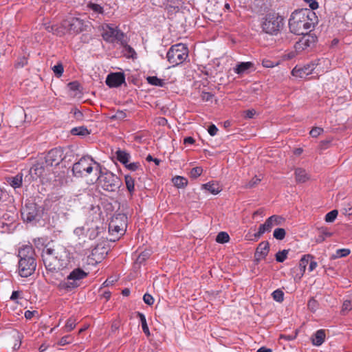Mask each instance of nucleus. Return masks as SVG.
Returning a JSON list of instances; mask_svg holds the SVG:
<instances>
[{
	"label": "nucleus",
	"instance_id": "50",
	"mask_svg": "<svg viewBox=\"0 0 352 352\" xmlns=\"http://www.w3.org/2000/svg\"><path fill=\"white\" fill-rule=\"evenodd\" d=\"M126 168H127L129 170L135 171L137 170L139 168L140 163L138 162H133V163H127L126 165H124Z\"/></svg>",
	"mask_w": 352,
	"mask_h": 352
},
{
	"label": "nucleus",
	"instance_id": "3",
	"mask_svg": "<svg viewBox=\"0 0 352 352\" xmlns=\"http://www.w3.org/2000/svg\"><path fill=\"white\" fill-rule=\"evenodd\" d=\"M19 274L21 277L27 278L32 275L36 270V263L34 250L32 245H25L19 250Z\"/></svg>",
	"mask_w": 352,
	"mask_h": 352
},
{
	"label": "nucleus",
	"instance_id": "38",
	"mask_svg": "<svg viewBox=\"0 0 352 352\" xmlns=\"http://www.w3.org/2000/svg\"><path fill=\"white\" fill-rule=\"evenodd\" d=\"M307 307L311 311L315 312L318 309L319 303L314 298H311L308 301Z\"/></svg>",
	"mask_w": 352,
	"mask_h": 352
},
{
	"label": "nucleus",
	"instance_id": "43",
	"mask_svg": "<svg viewBox=\"0 0 352 352\" xmlns=\"http://www.w3.org/2000/svg\"><path fill=\"white\" fill-rule=\"evenodd\" d=\"M76 319L74 318H69L65 326L66 331H71L76 327Z\"/></svg>",
	"mask_w": 352,
	"mask_h": 352
},
{
	"label": "nucleus",
	"instance_id": "27",
	"mask_svg": "<svg viewBox=\"0 0 352 352\" xmlns=\"http://www.w3.org/2000/svg\"><path fill=\"white\" fill-rule=\"evenodd\" d=\"M22 175L18 174L15 177L9 178V182L13 188H19L22 184Z\"/></svg>",
	"mask_w": 352,
	"mask_h": 352
},
{
	"label": "nucleus",
	"instance_id": "5",
	"mask_svg": "<svg viewBox=\"0 0 352 352\" xmlns=\"http://www.w3.org/2000/svg\"><path fill=\"white\" fill-rule=\"evenodd\" d=\"M96 166V170L99 171L100 166L91 157H82L78 162L73 165L72 171L76 177H83L89 175Z\"/></svg>",
	"mask_w": 352,
	"mask_h": 352
},
{
	"label": "nucleus",
	"instance_id": "21",
	"mask_svg": "<svg viewBox=\"0 0 352 352\" xmlns=\"http://www.w3.org/2000/svg\"><path fill=\"white\" fill-rule=\"evenodd\" d=\"M115 154L117 160L122 164L126 165L129 162L131 155L125 150L118 149Z\"/></svg>",
	"mask_w": 352,
	"mask_h": 352
},
{
	"label": "nucleus",
	"instance_id": "39",
	"mask_svg": "<svg viewBox=\"0 0 352 352\" xmlns=\"http://www.w3.org/2000/svg\"><path fill=\"white\" fill-rule=\"evenodd\" d=\"M52 70L57 77H60L64 72L63 64L61 63H58L52 67Z\"/></svg>",
	"mask_w": 352,
	"mask_h": 352
},
{
	"label": "nucleus",
	"instance_id": "18",
	"mask_svg": "<svg viewBox=\"0 0 352 352\" xmlns=\"http://www.w3.org/2000/svg\"><path fill=\"white\" fill-rule=\"evenodd\" d=\"M270 250V245L267 241H262L259 243L255 252V257L260 260L265 258Z\"/></svg>",
	"mask_w": 352,
	"mask_h": 352
},
{
	"label": "nucleus",
	"instance_id": "51",
	"mask_svg": "<svg viewBox=\"0 0 352 352\" xmlns=\"http://www.w3.org/2000/svg\"><path fill=\"white\" fill-rule=\"evenodd\" d=\"M126 117V112L123 111H118L114 116H112V118L122 120Z\"/></svg>",
	"mask_w": 352,
	"mask_h": 352
},
{
	"label": "nucleus",
	"instance_id": "20",
	"mask_svg": "<svg viewBox=\"0 0 352 352\" xmlns=\"http://www.w3.org/2000/svg\"><path fill=\"white\" fill-rule=\"evenodd\" d=\"M254 64L252 62H242L234 68V71L237 74L242 75L248 73L249 70L252 68Z\"/></svg>",
	"mask_w": 352,
	"mask_h": 352
},
{
	"label": "nucleus",
	"instance_id": "46",
	"mask_svg": "<svg viewBox=\"0 0 352 352\" xmlns=\"http://www.w3.org/2000/svg\"><path fill=\"white\" fill-rule=\"evenodd\" d=\"M323 132V129L321 127H314L309 132V134L313 138H317Z\"/></svg>",
	"mask_w": 352,
	"mask_h": 352
},
{
	"label": "nucleus",
	"instance_id": "8",
	"mask_svg": "<svg viewBox=\"0 0 352 352\" xmlns=\"http://www.w3.org/2000/svg\"><path fill=\"white\" fill-rule=\"evenodd\" d=\"M125 219L124 216L116 217L109 225V232L111 235L110 241H116L125 231Z\"/></svg>",
	"mask_w": 352,
	"mask_h": 352
},
{
	"label": "nucleus",
	"instance_id": "25",
	"mask_svg": "<svg viewBox=\"0 0 352 352\" xmlns=\"http://www.w3.org/2000/svg\"><path fill=\"white\" fill-rule=\"evenodd\" d=\"M122 46V53L124 56L126 58H133L134 55H135V50L129 45H127V42L126 38H124V43H120Z\"/></svg>",
	"mask_w": 352,
	"mask_h": 352
},
{
	"label": "nucleus",
	"instance_id": "32",
	"mask_svg": "<svg viewBox=\"0 0 352 352\" xmlns=\"http://www.w3.org/2000/svg\"><path fill=\"white\" fill-rule=\"evenodd\" d=\"M146 79L148 82L152 85L164 87L165 85L164 80L162 79L158 78L157 76H148Z\"/></svg>",
	"mask_w": 352,
	"mask_h": 352
},
{
	"label": "nucleus",
	"instance_id": "30",
	"mask_svg": "<svg viewBox=\"0 0 352 352\" xmlns=\"http://www.w3.org/2000/svg\"><path fill=\"white\" fill-rule=\"evenodd\" d=\"M173 182L177 188H182L187 185L188 181L183 177L176 176L173 178Z\"/></svg>",
	"mask_w": 352,
	"mask_h": 352
},
{
	"label": "nucleus",
	"instance_id": "28",
	"mask_svg": "<svg viewBox=\"0 0 352 352\" xmlns=\"http://www.w3.org/2000/svg\"><path fill=\"white\" fill-rule=\"evenodd\" d=\"M138 317L140 318V320L141 322L142 328V330H143L144 333L146 336H150V331H149V329H148V327L147 323H146V320L145 316L143 314L140 313V312L138 313Z\"/></svg>",
	"mask_w": 352,
	"mask_h": 352
},
{
	"label": "nucleus",
	"instance_id": "54",
	"mask_svg": "<svg viewBox=\"0 0 352 352\" xmlns=\"http://www.w3.org/2000/svg\"><path fill=\"white\" fill-rule=\"evenodd\" d=\"M28 64V60L25 57H21L16 63V67H23Z\"/></svg>",
	"mask_w": 352,
	"mask_h": 352
},
{
	"label": "nucleus",
	"instance_id": "22",
	"mask_svg": "<svg viewBox=\"0 0 352 352\" xmlns=\"http://www.w3.org/2000/svg\"><path fill=\"white\" fill-rule=\"evenodd\" d=\"M295 178L296 182L304 183L309 179V177L305 169L297 168L295 169Z\"/></svg>",
	"mask_w": 352,
	"mask_h": 352
},
{
	"label": "nucleus",
	"instance_id": "44",
	"mask_svg": "<svg viewBox=\"0 0 352 352\" xmlns=\"http://www.w3.org/2000/svg\"><path fill=\"white\" fill-rule=\"evenodd\" d=\"M203 169L201 167H195L191 169L190 172V175L192 178L196 179L199 176H200L202 173Z\"/></svg>",
	"mask_w": 352,
	"mask_h": 352
},
{
	"label": "nucleus",
	"instance_id": "19",
	"mask_svg": "<svg viewBox=\"0 0 352 352\" xmlns=\"http://www.w3.org/2000/svg\"><path fill=\"white\" fill-rule=\"evenodd\" d=\"M326 337L325 331L319 329L311 336V342L314 346H320L324 342Z\"/></svg>",
	"mask_w": 352,
	"mask_h": 352
},
{
	"label": "nucleus",
	"instance_id": "37",
	"mask_svg": "<svg viewBox=\"0 0 352 352\" xmlns=\"http://www.w3.org/2000/svg\"><path fill=\"white\" fill-rule=\"evenodd\" d=\"M289 253V250H283V251H279L276 254V260L279 263H283L287 256Z\"/></svg>",
	"mask_w": 352,
	"mask_h": 352
},
{
	"label": "nucleus",
	"instance_id": "24",
	"mask_svg": "<svg viewBox=\"0 0 352 352\" xmlns=\"http://www.w3.org/2000/svg\"><path fill=\"white\" fill-rule=\"evenodd\" d=\"M314 256L311 254H305L302 256L299 262V269L300 271V278L304 275L306 267L309 264L310 259H313Z\"/></svg>",
	"mask_w": 352,
	"mask_h": 352
},
{
	"label": "nucleus",
	"instance_id": "10",
	"mask_svg": "<svg viewBox=\"0 0 352 352\" xmlns=\"http://www.w3.org/2000/svg\"><path fill=\"white\" fill-rule=\"evenodd\" d=\"M283 221V218L278 215H272L266 219L264 223L259 226L258 231L254 234L256 238L261 237L264 233L270 232L272 228L281 225Z\"/></svg>",
	"mask_w": 352,
	"mask_h": 352
},
{
	"label": "nucleus",
	"instance_id": "14",
	"mask_svg": "<svg viewBox=\"0 0 352 352\" xmlns=\"http://www.w3.org/2000/svg\"><path fill=\"white\" fill-rule=\"evenodd\" d=\"M64 25L67 27L68 30L72 33H79L84 29L83 21L75 17H72L65 21Z\"/></svg>",
	"mask_w": 352,
	"mask_h": 352
},
{
	"label": "nucleus",
	"instance_id": "56",
	"mask_svg": "<svg viewBox=\"0 0 352 352\" xmlns=\"http://www.w3.org/2000/svg\"><path fill=\"white\" fill-rule=\"evenodd\" d=\"M255 114L256 111L254 109H248L244 111V116L246 118H252Z\"/></svg>",
	"mask_w": 352,
	"mask_h": 352
},
{
	"label": "nucleus",
	"instance_id": "63",
	"mask_svg": "<svg viewBox=\"0 0 352 352\" xmlns=\"http://www.w3.org/2000/svg\"><path fill=\"white\" fill-rule=\"evenodd\" d=\"M184 142L185 144H192L195 142V140L192 137H186V138H184Z\"/></svg>",
	"mask_w": 352,
	"mask_h": 352
},
{
	"label": "nucleus",
	"instance_id": "59",
	"mask_svg": "<svg viewBox=\"0 0 352 352\" xmlns=\"http://www.w3.org/2000/svg\"><path fill=\"white\" fill-rule=\"evenodd\" d=\"M212 94L209 92L203 91L201 94V98L205 101H209L212 98Z\"/></svg>",
	"mask_w": 352,
	"mask_h": 352
},
{
	"label": "nucleus",
	"instance_id": "31",
	"mask_svg": "<svg viewBox=\"0 0 352 352\" xmlns=\"http://www.w3.org/2000/svg\"><path fill=\"white\" fill-rule=\"evenodd\" d=\"M125 184H126L127 190H129L130 194H132L135 190L134 179L130 175H126L125 176Z\"/></svg>",
	"mask_w": 352,
	"mask_h": 352
},
{
	"label": "nucleus",
	"instance_id": "6",
	"mask_svg": "<svg viewBox=\"0 0 352 352\" xmlns=\"http://www.w3.org/2000/svg\"><path fill=\"white\" fill-rule=\"evenodd\" d=\"M283 26V18L278 13L270 12L263 18L261 27L269 34H276Z\"/></svg>",
	"mask_w": 352,
	"mask_h": 352
},
{
	"label": "nucleus",
	"instance_id": "1",
	"mask_svg": "<svg viewBox=\"0 0 352 352\" xmlns=\"http://www.w3.org/2000/svg\"><path fill=\"white\" fill-rule=\"evenodd\" d=\"M69 254L66 249L58 245L45 247L43 250L42 258L47 270L58 272L67 267L69 263Z\"/></svg>",
	"mask_w": 352,
	"mask_h": 352
},
{
	"label": "nucleus",
	"instance_id": "35",
	"mask_svg": "<svg viewBox=\"0 0 352 352\" xmlns=\"http://www.w3.org/2000/svg\"><path fill=\"white\" fill-rule=\"evenodd\" d=\"M151 255V253H150V251H148V250H145V251H143L138 256V258H136V261L135 263H139V264H141L144 261H145L147 258H148V257L150 256Z\"/></svg>",
	"mask_w": 352,
	"mask_h": 352
},
{
	"label": "nucleus",
	"instance_id": "60",
	"mask_svg": "<svg viewBox=\"0 0 352 352\" xmlns=\"http://www.w3.org/2000/svg\"><path fill=\"white\" fill-rule=\"evenodd\" d=\"M309 263V265L308 270L309 272H312L317 267L318 263L315 261H313V259H310Z\"/></svg>",
	"mask_w": 352,
	"mask_h": 352
},
{
	"label": "nucleus",
	"instance_id": "57",
	"mask_svg": "<svg viewBox=\"0 0 352 352\" xmlns=\"http://www.w3.org/2000/svg\"><path fill=\"white\" fill-rule=\"evenodd\" d=\"M305 1L309 3V7L312 10H316L318 8V3L316 0H305Z\"/></svg>",
	"mask_w": 352,
	"mask_h": 352
},
{
	"label": "nucleus",
	"instance_id": "40",
	"mask_svg": "<svg viewBox=\"0 0 352 352\" xmlns=\"http://www.w3.org/2000/svg\"><path fill=\"white\" fill-rule=\"evenodd\" d=\"M351 251L349 249H339L336 251V254L333 256V258H342L348 256Z\"/></svg>",
	"mask_w": 352,
	"mask_h": 352
},
{
	"label": "nucleus",
	"instance_id": "33",
	"mask_svg": "<svg viewBox=\"0 0 352 352\" xmlns=\"http://www.w3.org/2000/svg\"><path fill=\"white\" fill-rule=\"evenodd\" d=\"M272 296L273 297V299L276 302H282L284 300V293L280 289L274 291L272 294Z\"/></svg>",
	"mask_w": 352,
	"mask_h": 352
},
{
	"label": "nucleus",
	"instance_id": "62",
	"mask_svg": "<svg viewBox=\"0 0 352 352\" xmlns=\"http://www.w3.org/2000/svg\"><path fill=\"white\" fill-rule=\"evenodd\" d=\"M35 312L36 311H31L30 310L26 311L25 312V318L28 319V320L31 319L33 317V316H34Z\"/></svg>",
	"mask_w": 352,
	"mask_h": 352
},
{
	"label": "nucleus",
	"instance_id": "45",
	"mask_svg": "<svg viewBox=\"0 0 352 352\" xmlns=\"http://www.w3.org/2000/svg\"><path fill=\"white\" fill-rule=\"evenodd\" d=\"M352 309V300H346L344 301L342 307V312L344 314L345 312H348L350 310Z\"/></svg>",
	"mask_w": 352,
	"mask_h": 352
},
{
	"label": "nucleus",
	"instance_id": "12",
	"mask_svg": "<svg viewBox=\"0 0 352 352\" xmlns=\"http://www.w3.org/2000/svg\"><path fill=\"white\" fill-rule=\"evenodd\" d=\"M63 159V151L60 148L50 150L46 155L45 160L47 166H58Z\"/></svg>",
	"mask_w": 352,
	"mask_h": 352
},
{
	"label": "nucleus",
	"instance_id": "49",
	"mask_svg": "<svg viewBox=\"0 0 352 352\" xmlns=\"http://www.w3.org/2000/svg\"><path fill=\"white\" fill-rule=\"evenodd\" d=\"M144 302L148 305H152L154 303V298L148 294H145L143 296Z\"/></svg>",
	"mask_w": 352,
	"mask_h": 352
},
{
	"label": "nucleus",
	"instance_id": "52",
	"mask_svg": "<svg viewBox=\"0 0 352 352\" xmlns=\"http://www.w3.org/2000/svg\"><path fill=\"white\" fill-rule=\"evenodd\" d=\"M318 232H319V234H321V236H324L325 239L327 237L331 236V234H332L331 232L328 231V230L326 228H319L318 229Z\"/></svg>",
	"mask_w": 352,
	"mask_h": 352
},
{
	"label": "nucleus",
	"instance_id": "2",
	"mask_svg": "<svg viewBox=\"0 0 352 352\" xmlns=\"http://www.w3.org/2000/svg\"><path fill=\"white\" fill-rule=\"evenodd\" d=\"M317 16L312 10L302 9L294 11L289 20L290 31L298 35L309 33L314 27Z\"/></svg>",
	"mask_w": 352,
	"mask_h": 352
},
{
	"label": "nucleus",
	"instance_id": "36",
	"mask_svg": "<svg viewBox=\"0 0 352 352\" xmlns=\"http://www.w3.org/2000/svg\"><path fill=\"white\" fill-rule=\"evenodd\" d=\"M286 234V232L283 228H276L274 231L273 236L278 240H283Z\"/></svg>",
	"mask_w": 352,
	"mask_h": 352
},
{
	"label": "nucleus",
	"instance_id": "15",
	"mask_svg": "<svg viewBox=\"0 0 352 352\" xmlns=\"http://www.w3.org/2000/svg\"><path fill=\"white\" fill-rule=\"evenodd\" d=\"M125 82L124 74L120 72L111 73L106 78V84L109 87H118Z\"/></svg>",
	"mask_w": 352,
	"mask_h": 352
},
{
	"label": "nucleus",
	"instance_id": "4",
	"mask_svg": "<svg viewBox=\"0 0 352 352\" xmlns=\"http://www.w3.org/2000/svg\"><path fill=\"white\" fill-rule=\"evenodd\" d=\"M87 276L88 273L81 268H76L69 273L66 279L59 283L58 288L65 292H71L78 287L81 285L82 280Z\"/></svg>",
	"mask_w": 352,
	"mask_h": 352
},
{
	"label": "nucleus",
	"instance_id": "42",
	"mask_svg": "<svg viewBox=\"0 0 352 352\" xmlns=\"http://www.w3.org/2000/svg\"><path fill=\"white\" fill-rule=\"evenodd\" d=\"M261 181V179L255 176L254 177H253L250 182H247L245 185H244V187L245 188H254Z\"/></svg>",
	"mask_w": 352,
	"mask_h": 352
},
{
	"label": "nucleus",
	"instance_id": "23",
	"mask_svg": "<svg viewBox=\"0 0 352 352\" xmlns=\"http://www.w3.org/2000/svg\"><path fill=\"white\" fill-rule=\"evenodd\" d=\"M202 188L210 192L212 195H217L221 191L220 185L217 182H208L203 184Z\"/></svg>",
	"mask_w": 352,
	"mask_h": 352
},
{
	"label": "nucleus",
	"instance_id": "29",
	"mask_svg": "<svg viewBox=\"0 0 352 352\" xmlns=\"http://www.w3.org/2000/svg\"><path fill=\"white\" fill-rule=\"evenodd\" d=\"M87 8L92 10L94 12L97 14H103L104 13V7L100 4H98L93 2H89L87 4Z\"/></svg>",
	"mask_w": 352,
	"mask_h": 352
},
{
	"label": "nucleus",
	"instance_id": "64",
	"mask_svg": "<svg viewBox=\"0 0 352 352\" xmlns=\"http://www.w3.org/2000/svg\"><path fill=\"white\" fill-rule=\"evenodd\" d=\"M272 349L267 347H261L257 350V352H272Z\"/></svg>",
	"mask_w": 352,
	"mask_h": 352
},
{
	"label": "nucleus",
	"instance_id": "13",
	"mask_svg": "<svg viewBox=\"0 0 352 352\" xmlns=\"http://www.w3.org/2000/svg\"><path fill=\"white\" fill-rule=\"evenodd\" d=\"M38 214V210L36 204L29 203L22 208L21 216L24 221L32 222L36 219Z\"/></svg>",
	"mask_w": 352,
	"mask_h": 352
},
{
	"label": "nucleus",
	"instance_id": "7",
	"mask_svg": "<svg viewBox=\"0 0 352 352\" xmlns=\"http://www.w3.org/2000/svg\"><path fill=\"white\" fill-rule=\"evenodd\" d=\"M188 56V49L183 43L172 45L166 54V58L173 67L182 64Z\"/></svg>",
	"mask_w": 352,
	"mask_h": 352
},
{
	"label": "nucleus",
	"instance_id": "34",
	"mask_svg": "<svg viewBox=\"0 0 352 352\" xmlns=\"http://www.w3.org/2000/svg\"><path fill=\"white\" fill-rule=\"evenodd\" d=\"M230 239V236L227 232H219L216 238V241L219 243H225Z\"/></svg>",
	"mask_w": 352,
	"mask_h": 352
},
{
	"label": "nucleus",
	"instance_id": "55",
	"mask_svg": "<svg viewBox=\"0 0 352 352\" xmlns=\"http://www.w3.org/2000/svg\"><path fill=\"white\" fill-rule=\"evenodd\" d=\"M208 131L211 136H214L218 131V129L214 124H211L209 126Z\"/></svg>",
	"mask_w": 352,
	"mask_h": 352
},
{
	"label": "nucleus",
	"instance_id": "9",
	"mask_svg": "<svg viewBox=\"0 0 352 352\" xmlns=\"http://www.w3.org/2000/svg\"><path fill=\"white\" fill-rule=\"evenodd\" d=\"M102 36L107 42L113 43L116 41L120 43H124V34L117 27L111 24H104L102 25Z\"/></svg>",
	"mask_w": 352,
	"mask_h": 352
},
{
	"label": "nucleus",
	"instance_id": "17",
	"mask_svg": "<svg viewBox=\"0 0 352 352\" xmlns=\"http://www.w3.org/2000/svg\"><path fill=\"white\" fill-rule=\"evenodd\" d=\"M314 69V65H307L303 67H298L296 66L292 69V74L296 77L305 78L312 73Z\"/></svg>",
	"mask_w": 352,
	"mask_h": 352
},
{
	"label": "nucleus",
	"instance_id": "48",
	"mask_svg": "<svg viewBox=\"0 0 352 352\" xmlns=\"http://www.w3.org/2000/svg\"><path fill=\"white\" fill-rule=\"evenodd\" d=\"M71 113L74 114V118L77 120H82L83 118V114L78 109H73L71 111Z\"/></svg>",
	"mask_w": 352,
	"mask_h": 352
},
{
	"label": "nucleus",
	"instance_id": "16",
	"mask_svg": "<svg viewBox=\"0 0 352 352\" xmlns=\"http://www.w3.org/2000/svg\"><path fill=\"white\" fill-rule=\"evenodd\" d=\"M302 35V37L295 45V47L297 50H304L313 45L316 41L315 36L308 33Z\"/></svg>",
	"mask_w": 352,
	"mask_h": 352
},
{
	"label": "nucleus",
	"instance_id": "41",
	"mask_svg": "<svg viewBox=\"0 0 352 352\" xmlns=\"http://www.w3.org/2000/svg\"><path fill=\"white\" fill-rule=\"evenodd\" d=\"M338 212L337 210H333L328 212L325 216V221L327 222H333L337 217Z\"/></svg>",
	"mask_w": 352,
	"mask_h": 352
},
{
	"label": "nucleus",
	"instance_id": "58",
	"mask_svg": "<svg viewBox=\"0 0 352 352\" xmlns=\"http://www.w3.org/2000/svg\"><path fill=\"white\" fill-rule=\"evenodd\" d=\"M68 87L72 91L78 90L80 84L77 81L72 82L68 84Z\"/></svg>",
	"mask_w": 352,
	"mask_h": 352
},
{
	"label": "nucleus",
	"instance_id": "26",
	"mask_svg": "<svg viewBox=\"0 0 352 352\" xmlns=\"http://www.w3.org/2000/svg\"><path fill=\"white\" fill-rule=\"evenodd\" d=\"M71 133L74 135L86 136L90 133L87 127L84 126L74 127L71 130Z\"/></svg>",
	"mask_w": 352,
	"mask_h": 352
},
{
	"label": "nucleus",
	"instance_id": "53",
	"mask_svg": "<svg viewBox=\"0 0 352 352\" xmlns=\"http://www.w3.org/2000/svg\"><path fill=\"white\" fill-rule=\"evenodd\" d=\"M262 65L265 67L272 68L274 67L276 64L269 59H263L262 61Z\"/></svg>",
	"mask_w": 352,
	"mask_h": 352
},
{
	"label": "nucleus",
	"instance_id": "47",
	"mask_svg": "<svg viewBox=\"0 0 352 352\" xmlns=\"http://www.w3.org/2000/svg\"><path fill=\"white\" fill-rule=\"evenodd\" d=\"M72 342V338L69 336H65L61 338L58 344L60 346H64Z\"/></svg>",
	"mask_w": 352,
	"mask_h": 352
},
{
	"label": "nucleus",
	"instance_id": "11",
	"mask_svg": "<svg viewBox=\"0 0 352 352\" xmlns=\"http://www.w3.org/2000/svg\"><path fill=\"white\" fill-rule=\"evenodd\" d=\"M100 182L104 190L113 192L119 187L118 177L111 173H107L101 177Z\"/></svg>",
	"mask_w": 352,
	"mask_h": 352
},
{
	"label": "nucleus",
	"instance_id": "61",
	"mask_svg": "<svg viewBox=\"0 0 352 352\" xmlns=\"http://www.w3.org/2000/svg\"><path fill=\"white\" fill-rule=\"evenodd\" d=\"M84 230L83 227H78L74 230V232L76 235L80 236L84 234Z\"/></svg>",
	"mask_w": 352,
	"mask_h": 352
}]
</instances>
